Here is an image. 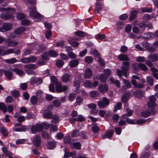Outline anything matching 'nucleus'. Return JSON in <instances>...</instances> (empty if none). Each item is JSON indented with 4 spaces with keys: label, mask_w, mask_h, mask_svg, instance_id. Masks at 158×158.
<instances>
[{
    "label": "nucleus",
    "mask_w": 158,
    "mask_h": 158,
    "mask_svg": "<svg viewBox=\"0 0 158 158\" xmlns=\"http://www.w3.org/2000/svg\"><path fill=\"white\" fill-rule=\"evenodd\" d=\"M130 64L128 61L123 62V66L121 67L122 70L118 69L117 70V73L119 77H122L123 75L125 77L128 76V70L130 68Z\"/></svg>",
    "instance_id": "1"
},
{
    "label": "nucleus",
    "mask_w": 158,
    "mask_h": 158,
    "mask_svg": "<svg viewBox=\"0 0 158 158\" xmlns=\"http://www.w3.org/2000/svg\"><path fill=\"white\" fill-rule=\"evenodd\" d=\"M29 16L33 18L35 22H39L42 18V16L38 13L36 9L35 6H32L29 8Z\"/></svg>",
    "instance_id": "2"
},
{
    "label": "nucleus",
    "mask_w": 158,
    "mask_h": 158,
    "mask_svg": "<svg viewBox=\"0 0 158 158\" xmlns=\"http://www.w3.org/2000/svg\"><path fill=\"white\" fill-rule=\"evenodd\" d=\"M52 127V128H57V127L55 125L49 124L47 122H43L38 123L35 125L32 126L31 128H46Z\"/></svg>",
    "instance_id": "3"
},
{
    "label": "nucleus",
    "mask_w": 158,
    "mask_h": 158,
    "mask_svg": "<svg viewBox=\"0 0 158 158\" xmlns=\"http://www.w3.org/2000/svg\"><path fill=\"white\" fill-rule=\"evenodd\" d=\"M24 68L26 69H25L26 73L28 74L31 75L35 74V73L32 70L29 69H34L37 68L36 65L34 64H26L24 66Z\"/></svg>",
    "instance_id": "4"
},
{
    "label": "nucleus",
    "mask_w": 158,
    "mask_h": 158,
    "mask_svg": "<svg viewBox=\"0 0 158 158\" xmlns=\"http://www.w3.org/2000/svg\"><path fill=\"white\" fill-rule=\"evenodd\" d=\"M98 84V81H94L92 83L91 81L89 80H86L85 81L83 82L84 86L87 88H92L93 89L96 87Z\"/></svg>",
    "instance_id": "5"
},
{
    "label": "nucleus",
    "mask_w": 158,
    "mask_h": 158,
    "mask_svg": "<svg viewBox=\"0 0 158 158\" xmlns=\"http://www.w3.org/2000/svg\"><path fill=\"white\" fill-rule=\"evenodd\" d=\"M110 104L109 100L106 97L102 98V100L98 101L97 103L98 106L100 108L103 109Z\"/></svg>",
    "instance_id": "6"
},
{
    "label": "nucleus",
    "mask_w": 158,
    "mask_h": 158,
    "mask_svg": "<svg viewBox=\"0 0 158 158\" xmlns=\"http://www.w3.org/2000/svg\"><path fill=\"white\" fill-rule=\"evenodd\" d=\"M149 101L148 102L147 104L148 106L150 108L154 107L156 106L155 102L156 98L154 95L150 96L149 98Z\"/></svg>",
    "instance_id": "7"
},
{
    "label": "nucleus",
    "mask_w": 158,
    "mask_h": 158,
    "mask_svg": "<svg viewBox=\"0 0 158 158\" xmlns=\"http://www.w3.org/2000/svg\"><path fill=\"white\" fill-rule=\"evenodd\" d=\"M56 84V88L57 92L61 93L64 92L67 89V87L66 85L62 86V84L60 82H59Z\"/></svg>",
    "instance_id": "8"
},
{
    "label": "nucleus",
    "mask_w": 158,
    "mask_h": 158,
    "mask_svg": "<svg viewBox=\"0 0 158 158\" xmlns=\"http://www.w3.org/2000/svg\"><path fill=\"white\" fill-rule=\"evenodd\" d=\"M12 26V25L11 23H4L0 28V31L2 32L7 31L11 29Z\"/></svg>",
    "instance_id": "9"
},
{
    "label": "nucleus",
    "mask_w": 158,
    "mask_h": 158,
    "mask_svg": "<svg viewBox=\"0 0 158 158\" xmlns=\"http://www.w3.org/2000/svg\"><path fill=\"white\" fill-rule=\"evenodd\" d=\"M31 48L33 49H37L38 52L40 53L42 52L44 48V47L43 44L37 45L32 44L31 45Z\"/></svg>",
    "instance_id": "10"
},
{
    "label": "nucleus",
    "mask_w": 158,
    "mask_h": 158,
    "mask_svg": "<svg viewBox=\"0 0 158 158\" xmlns=\"http://www.w3.org/2000/svg\"><path fill=\"white\" fill-rule=\"evenodd\" d=\"M92 69L89 68H87L84 72V77L85 79H90L92 77Z\"/></svg>",
    "instance_id": "11"
},
{
    "label": "nucleus",
    "mask_w": 158,
    "mask_h": 158,
    "mask_svg": "<svg viewBox=\"0 0 158 158\" xmlns=\"http://www.w3.org/2000/svg\"><path fill=\"white\" fill-rule=\"evenodd\" d=\"M41 142V138L38 135L35 136L33 138L32 142L33 144L36 147H38L40 146Z\"/></svg>",
    "instance_id": "12"
},
{
    "label": "nucleus",
    "mask_w": 158,
    "mask_h": 158,
    "mask_svg": "<svg viewBox=\"0 0 158 158\" xmlns=\"http://www.w3.org/2000/svg\"><path fill=\"white\" fill-rule=\"evenodd\" d=\"M42 81L43 80L41 78L32 77L30 80V83L32 85H34L35 84L39 85L41 84Z\"/></svg>",
    "instance_id": "13"
},
{
    "label": "nucleus",
    "mask_w": 158,
    "mask_h": 158,
    "mask_svg": "<svg viewBox=\"0 0 158 158\" xmlns=\"http://www.w3.org/2000/svg\"><path fill=\"white\" fill-rule=\"evenodd\" d=\"M0 72L1 73H4L5 76L9 80H10L14 79L12 73L9 70L1 69L0 70Z\"/></svg>",
    "instance_id": "14"
},
{
    "label": "nucleus",
    "mask_w": 158,
    "mask_h": 158,
    "mask_svg": "<svg viewBox=\"0 0 158 158\" xmlns=\"http://www.w3.org/2000/svg\"><path fill=\"white\" fill-rule=\"evenodd\" d=\"M43 116L44 118L50 119L52 117V113L51 110H46L44 111L43 114Z\"/></svg>",
    "instance_id": "15"
},
{
    "label": "nucleus",
    "mask_w": 158,
    "mask_h": 158,
    "mask_svg": "<svg viewBox=\"0 0 158 158\" xmlns=\"http://www.w3.org/2000/svg\"><path fill=\"white\" fill-rule=\"evenodd\" d=\"M99 91L101 93H104L105 92H106L108 89V88L107 85L105 84L103 85L102 84L99 85L98 87Z\"/></svg>",
    "instance_id": "16"
},
{
    "label": "nucleus",
    "mask_w": 158,
    "mask_h": 158,
    "mask_svg": "<svg viewBox=\"0 0 158 158\" xmlns=\"http://www.w3.org/2000/svg\"><path fill=\"white\" fill-rule=\"evenodd\" d=\"M71 79L70 75L67 73L64 74L62 76L61 80L63 82H67L71 81Z\"/></svg>",
    "instance_id": "17"
},
{
    "label": "nucleus",
    "mask_w": 158,
    "mask_h": 158,
    "mask_svg": "<svg viewBox=\"0 0 158 158\" xmlns=\"http://www.w3.org/2000/svg\"><path fill=\"white\" fill-rule=\"evenodd\" d=\"M102 7L103 5L101 3L99 2H97L94 11L95 14H97L99 13V11L102 10Z\"/></svg>",
    "instance_id": "18"
},
{
    "label": "nucleus",
    "mask_w": 158,
    "mask_h": 158,
    "mask_svg": "<svg viewBox=\"0 0 158 158\" xmlns=\"http://www.w3.org/2000/svg\"><path fill=\"white\" fill-rule=\"evenodd\" d=\"M139 27L140 29L139 30L140 33H142L144 31L146 27L151 28L152 27V25L151 24H150L148 25V24L147 25V24L142 23L139 24Z\"/></svg>",
    "instance_id": "19"
},
{
    "label": "nucleus",
    "mask_w": 158,
    "mask_h": 158,
    "mask_svg": "<svg viewBox=\"0 0 158 158\" xmlns=\"http://www.w3.org/2000/svg\"><path fill=\"white\" fill-rule=\"evenodd\" d=\"M114 132L113 130H108L106 132V134L105 135H103V136L102 137V138L103 139H105L106 138H110L113 135Z\"/></svg>",
    "instance_id": "20"
},
{
    "label": "nucleus",
    "mask_w": 158,
    "mask_h": 158,
    "mask_svg": "<svg viewBox=\"0 0 158 158\" xmlns=\"http://www.w3.org/2000/svg\"><path fill=\"white\" fill-rule=\"evenodd\" d=\"M14 116L15 118H18V120L19 122H23L24 121L25 119V117L24 116H21L19 113H15Z\"/></svg>",
    "instance_id": "21"
},
{
    "label": "nucleus",
    "mask_w": 158,
    "mask_h": 158,
    "mask_svg": "<svg viewBox=\"0 0 158 158\" xmlns=\"http://www.w3.org/2000/svg\"><path fill=\"white\" fill-rule=\"evenodd\" d=\"M79 63V60L77 59H73L69 62V66L71 67H75L77 66Z\"/></svg>",
    "instance_id": "22"
},
{
    "label": "nucleus",
    "mask_w": 158,
    "mask_h": 158,
    "mask_svg": "<svg viewBox=\"0 0 158 158\" xmlns=\"http://www.w3.org/2000/svg\"><path fill=\"white\" fill-rule=\"evenodd\" d=\"M138 12L134 10L131 11L130 13V16L129 17V19L130 21H132L136 18L137 16Z\"/></svg>",
    "instance_id": "23"
},
{
    "label": "nucleus",
    "mask_w": 158,
    "mask_h": 158,
    "mask_svg": "<svg viewBox=\"0 0 158 158\" xmlns=\"http://www.w3.org/2000/svg\"><path fill=\"white\" fill-rule=\"evenodd\" d=\"M118 59L119 60L121 61H128L129 59L128 56L126 55L122 54L118 56Z\"/></svg>",
    "instance_id": "24"
},
{
    "label": "nucleus",
    "mask_w": 158,
    "mask_h": 158,
    "mask_svg": "<svg viewBox=\"0 0 158 158\" xmlns=\"http://www.w3.org/2000/svg\"><path fill=\"white\" fill-rule=\"evenodd\" d=\"M76 153L75 152H65L64 155V158H68L71 156H72L73 158V157L76 156Z\"/></svg>",
    "instance_id": "25"
},
{
    "label": "nucleus",
    "mask_w": 158,
    "mask_h": 158,
    "mask_svg": "<svg viewBox=\"0 0 158 158\" xmlns=\"http://www.w3.org/2000/svg\"><path fill=\"white\" fill-rule=\"evenodd\" d=\"M38 100V97L35 95H33L30 98V101L32 105H35Z\"/></svg>",
    "instance_id": "26"
},
{
    "label": "nucleus",
    "mask_w": 158,
    "mask_h": 158,
    "mask_svg": "<svg viewBox=\"0 0 158 158\" xmlns=\"http://www.w3.org/2000/svg\"><path fill=\"white\" fill-rule=\"evenodd\" d=\"M149 59L153 61L158 60V55L151 53L149 55Z\"/></svg>",
    "instance_id": "27"
},
{
    "label": "nucleus",
    "mask_w": 158,
    "mask_h": 158,
    "mask_svg": "<svg viewBox=\"0 0 158 158\" xmlns=\"http://www.w3.org/2000/svg\"><path fill=\"white\" fill-rule=\"evenodd\" d=\"M6 10L8 13L13 14L15 13V10L13 8H5L3 7H0V11Z\"/></svg>",
    "instance_id": "28"
},
{
    "label": "nucleus",
    "mask_w": 158,
    "mask_h": 158,
    "mask_svg": "<svg viewBox=\"0 0 158 158\" xmlns=\"http://www.w3.org/2000/svg\"><path fill=\"white\" fill-rule=\"evenodd\" d=\"M126 115V114H124L122 116L121 118H120L118 123V125L119 126H123L125 125L126 122L123 119H125V116Z\"/></svg>",
    "instance_id": "29"
},
{
    "label": "nucleus",
    "mask_w": 158,
    "mask_h": 158,
    "mask_svg": "<svg viewBox=\"0 0 158 158\" xmlns=\"http://www.w3.org/2000/svg\"><path fill=\"white\" fill-rule=\"evenodd\" d=\"M151 71L152 73L153 77L156 79L158 80V73H157V69L155 68L152 67Z\"/></svg>",
    "instance_id": "30"
},
{
    "label": "nucleus",
    "mask_w": 158,
    "mask_h": 158,
    "mask_svg": "<svg viewBox=\"0 0 158 158\" xmlns=\"http://www.w3.org/2000/svg\"><path fill=\"white\" fill-rule=\"evenodd\" d=\"M134 94L136 97L140 98L143 96L144 93L142 91L139 90L136 92H134Z\"/></svg>",
    "instance_id": "31"
},
{
    "label": "nucleus",
    "mask_w": 158,
    "mask_h": 158,
    "mask_svg": "<svg viewBox=\"0 0 158 158\" xmlns=\"http://www.w3.org/2000/svg\"><path fill=\"white\" fill-rule=\"evenodd\" d=\"M25 28L23 27H20L16 29L14 31L15 33L17 35L20 34L24 31Z\"/></svg>",
    "instance_id": "32"
},
{
    "label": "nucleus",
    "mask_w": 158,
    "mask_h": 158,
    "mask_svg": "<svg viewBox=\"0 0 158 158\" xmlns=\"http://www.w3.org/2000/svg\"><path fill=\"white\" fill-rule=\"evenodd\" d=\"M1 18L5 20H7L10 18H13V16L10 15L5 14L2 13H1L0 15Z\"/></svg>",
    "instance_id": "33"
},
{
    "label": "nucleus",
    "mask_w": 158,
    "mask_h": 158,
    "mask_svg": "<svg viewBox=\"0 0 158 158\" xmlns=\"http://www.w3.org/2000/svg\"><path fill=\"white\" fill-rule=\"evenodd\" d=\"M51 122L55 123H56L59 122V118L57 114H54L52 116Z\"/></svg>",
    "instance_id": "34"
},
{
    "label": "nucleus",
    "mask_w": 158,
    "mask_h": 158,
    "mask_svg": "<svg viewBox=\"0 0 158 158\" xmlns=\"http://www.w3.org/2000/svg\"><path fill=\"white\" fill-rule=\"evenodd\" d=\"M75 33L77 36L81 37H83L87 35V34L85 33L84 32L80 31H76Z\"/></svg>",
    "instance_id": "35"
},
{
    "label": "nucleus",
    "mask_w": 158,
    "mask_h": 158,
    "mask_svg": "<svg viewBox=\"0 0 158 158\" xmlns=\"http://www.w3.org/2000/svg\"><path fill=\"white\" fill-rule=\"evenodd\" d=\"M139 69H140L142 71H146L148 69V68L143 63L139 64Z\"/></svg>",
    "instance_id": "36"
},
{
    "label": "nucleus",
    "mask_w": 158,
    "mask_h": 158,
    "mask_svg": "<svg viewBox=\"0 0 158 158\" xmlns=\"http://www.w3.org/2000/svg\"><path fill=\"white\" fill-rule=\"evenodd\" d=\"M13 70L17 74L19 75H21L23 74L24 73L23 70H22L18 69V68H14L13 69Z\"/></svg>",
    "instance_id": "37"
},
{
    "label": "nucleus",
    "mask_w": 158,
    "mask_h": 158,
    "mask_svg": "<svg viewBox=\"0 0 158 158\" xmlns=\"http://www.w3.org/2000/svg\"><path fill=\"white\" fill-rule=\"evenodd\" d=\"M81 132L78 130L75 129L73 131L71 136L73 137H77L80 135Z\"/></svg>",
    "instance_id": "38"
},
{
    "label": "nucleus",
    "mask_w": 158,
    "mask_h": 158,
    "mask_svg": "<svg viewBox=\"0 0 158 158\" xmlns=\"http://www.w3.org/2000/svg\"><path fill=\"white\" fill-rule=\"evenodd\" d=\"M7 43L8 45L10 47H14L17 46L18 44V43L16 41L14 40H11L6 42Z\"/></svg>",
    "instance_id": "39"
},
{
    "label": "nucleus",
    "mask_w": 158,
    "mask_h": 158,
    "mask_svg": "<svg viewBox=\"0 0 158 158\" xmlns=\"http://www.w3.org/2000/svg\"><path fill=\"white\" fill-rule=\"evenodd\" d=\"M17 61V59L15 58H12L10 59H6L5 60V62L6 63L13 64L16 62Z\"/></svg>",
    "instance_id": "40"
},
{
    "label": "nucleus",
    "mask_w": 158,
    "mask_h": 158,
    "mask_svg": "<svg viewBox=\"0 0 158 158\" xmlns=\"http://www.w3.org/2000/svg\"><path fill=\"white\" fill-rule=\"evenodd\" d=\"M98 92L97 91H92L89 93V95L91 98H94L97 96L99 94Z\"/></svg>",
    "instance_id": "41"
},
{
    "label": "nucleus",
    "mask_w": 158,
    "mask_h": 158,
    "mask_svg": "<svg viewBox=\"0 0 158 158\" xmlns=\"http://www.w3.org/2000/svg\"><path fill=\"white\" fill-rule=\"evenodd\" d=\"M55 146V144L54 142H48L47 147L48 149H51Z\"/></svg>",
    "instance_id": "42"
},
{
    "label": "nucleus",
    "mask_w": 158,
    "mask_h": 158,
    "mask_svg": "<svg viewBox=\"0 0 158 158\" xmlns=\"http://www.w3.org/2000/svg\"><path fill=\"white\" fill-rule=\"evenodd\" d=\"M13 53H14V50L12 48H10L4 51L2 55H8Z\"/></svg>",
    "instance_id": "43"
},
{
    "label": "nucleus",
    "mask_w": 158,
    "mask_h": 158,
    "mask_svg": "<svg viewBox=\"0 0 158 158\" xmlns=\"http://www.w3.org/2000/svg\"><path fill=\"white\" fill-rule=\"evenodd\" d=\"M99 78L101 82H105L107 79V77L103 74L100 75Z\"/></svg>",
    "instance_id": "44"
},
{
    "label": "nucleus",
    "mask_w": 158,
    "mask_h": 158,
    "mask_svg": "<svg viewBox=\"0 0 158 158\" xmlns=\"http://www.w3.org/2000/svg\"><path fill=\"white\" fill-rule=\"evenodd\" d=\"M0 109L2 110L4 113L7 111V108L5 104L2 103H0Z\"/></svg>",
    "instance_id": "45"
},
{
    "label": "nucleus",
    "mask_w": 158,
    "mask_h": 158,
    "mask_svg": "<svg viewBox=\"0 0 158 158\" xmlns=\"http://www.w3.org/2000/svg\"><path fill=\"white\" fill-rule=\"evenodd\" d=\"M151 113L148 111H144L141 113V116L144 117H147L150 115Z\"/></svg>",
    "instance_id": "46"
},
{
    "label": "nucleus",
    "mask_w": 158,
    "mask_h": 158,
    "mask_svg": "<svg viewBox=\"0 0 158 158\" xmlns=\"http://www.w3.org/2000/svg\"><path fill=\"white\" fill-rule=\"evenodd\" d=\"M11 94L13 96L16 97L20 95V93L17 90H13L11 92Z\"/></svg>",
    "instance_id": "47"
},
{
    "label": "nucleus",
    "mask_w": 158,
    "mask_h": 158,
    "mask_svg": "<svg viewBox=\"0 0 158 158\" xmlns=\"http://www.w3.org/2000/svg\"><path fill=\"white\" fill-rule=\"evenodd\" d=\"M122 106V103L121 102H118L116 106H114V109L113 110V112H115L118 110H119L121 108Z\"/></svg>",
    "instance_id": "48"
},
{
    "label": "nucleus",
    "mask_w": 158,
    "mask_h": 158,
    "mask_svg": "<svg viewBox=\"0 0 158 158\" xmlns=\"http://www.w3.org/2000/svg\"><path fill=\"white\" fill-rule=\"evenodd\" d=\"M75 119L77 121L82 122L85 120V118L83 115H79L77 118H75Z\"/></svg>",
    "instance_id": "49"
},
{
    "label": "nucleus",
    "mask_w": 158,
    "mask_h": 158,
    "mask_svg": "<svg viewBox=\"0 0 158 158\" xmlns=\"http://www.w3.org/2000/svg\"><path fill=\"white\" fill-rule=\"evenodd\" d=\"M29 63L34 62L37 59V58L36 57L31 56L28 57Z\"/></svg>",
    "instance_id": "50"
},
{
    "label": "nucleus",
    "mask_w": 158,
    "mask_h": 158,
    "mask_svg": "<svg viewBox=\"0 0 158 158\" xmlns=\"http://www.w3.org/2000/svg\"><path fill=\"white\" fill-rule=\"evenodd\" d=\"M42 137L45 139H48L50 137V135L46 131H44L42 133Z\"/></svg>",
    "instance_id": "51"
},
{
    "label": "nucleus",
    "mask_w": 158,
    "mask_h": 158,
    "mask_svg": "<svg viewBox=\"0 0 158 158\" xmlns=\"http://www.w3.org/2000/svg\"><path fill=\"white\" fill-rule=\"evenodd\" d=\"M86 62L88 64H90L92 62L93 58L91 56H86L85 58Z\"/></svg>",
    "instance_id": "52"
},
{
    "label": "nucleus",
    "mask_w": 158,
    "mask_h": 158,
    "mask_svg": "<svg viewBox=\"0 0 158 158\" xmlns=\"http://www.w3.org/2000/svg\"><path fill=\"white\" fill-rule=\"evenodd\" d=\"M104 74L105 76L107 77L109 76L111 74L110 70L109 69H106L104 70Z\"/></svg>",
    "instance_id": "53"
},
{
    "label": "nucleus",
    "mask_w": 158,
    "mask_h": 158,
    "mask_svg": "<svg viewBox=\"0 0 158 158\" xmlns=\"http://www.w3.org/2000/svg\"><path fill=\"white\" fill-rule=\"evenodd\" d=\"M73 146L77 149H80L81 148V144L78 142H75L73 143Z\"/></svg>",
    "instance_id": "54"
},
{
    "label": "nucleus",
    "mask_w": 158,
    "mask_h": 158,
    "mask_svg": "<svg viewBox=\"0 0 158 158\" xmlns=\"http://www.w3.org/2000/svg\"><path fill=\"white\" fill-rule=\"evenodd\" d=\"M48 54L49 55L52 57H56L57 56V53L54 51L50 50L49 51Z\"/></svg>",
    "instance_id": "55"
},
{
    "label": "nucleus",
    "mask_w": 158,
    "mask_h": 158,
    "mask_svg": "<svg viewBox=\"0 0 158 158\" xmlns=\"http://www.w3.org/2000/svg\"><path fill=\"white\" fill-rule=\"evenodd\" d=\"M123 81L127 87L130 88L131 87V85L130 82L128 81L123 79Z\"/></svg>",
    "instance_id": "56"
},
{
    "label": "nucleus",
    "mask_w": 158,
    "mask_h": 158,
    "mask_svg": "<svg viewBox=\"0 0 158 158\" xmlns=\"http://www.w3.org/2000/svg\"><path fill=\"white\" fill-rule=\"evenodd\" d=\"M51 80L52 84H56L59 82L57 80L56 77L55 76H52L51 77Z\"/></svg>",
    "instance_id": "57"
},
{
    "label": "nucleus",
    "mask_w": 158,
    "mask_h": 158,
    "mask_svg": "<svg viewBox=\"0 0 158 158\" xmlns=\"http://www.w3.org/2000/svg\"><path fill=\"white\" fill-rule=\"evenodd\" d=\"M57 47H63L64 46V42L63 40H60L56 43Z\"/></svg>",
    "instance_id": "58"
},
{
    "label": "nucleus",
    "mask_w": 158,
    "mask_h": 158,
    "mask_svg": "<svg viewBox=\"0 0 158 158\" xmlns=\"http://www.w3.org/2000/svg\"><path fill=\"white\" fill-rule=\"evenodd\" d=\"M152 9L151 8L144 7L141 9L143 12H150L152 11Z\"/></svg>",
    "instance_id": "59"
},
{
    "label": "nucleus",
    "mask_w": 158,
    "mask_h": 158,
    "mask_svg": "<svg viewBox=\"0 0 158 158\" xmlns=\"http://www.w3.org/2000/svg\"><path fill=\"white\" fill-rule=\"evenodd\" d=\"M53 103L54 105L56 107H58L60 106L61 103L58 100H55L53 101Z\"/></svg>",
    "instance_id": "60"
},
{
    "label": "nucleus",
    "mask_w": 158,
    "mask_h": 158,
    "mask_svg": "<svg viewBox=\"0 0 158 158\" xmlns=\"http://www.w3.org/2000/svg\"><path fill=\"white\" fill-rule=\"evenodd\" d=\"M147 81L149 85L150 86H152L153 84V80L152 78L148 77H147Z\"/></svg>",
    "instance_id": "61"
},
{
    "label": "nucleus",
    "mask_w": 158,
    "mask_h": 158,
    "mask_svg": "<svg viewBox=\"0 0 158 158\" xmlns=\"http://www.w3.org/2000/svg\"><path fill=\"white\" fill-rule=\"evenodd\" d=\"M64 64V62L62 60H60L56 62V64L57 67L60 68Z\"/></svg>",
    "instance_id": "62"
},
{
    "label": "nucleus",
    "mask_w": 158,
    "mask_h": 158,
    "mask_svg": "<svg viewBox=\"0 0 158 158\" xmlns=\"http://www.w3.org/2000/svg\"><path fill=\"white\" fill-rule=\"evenodd\" d=\"M0 131L2 134L4 136H7L9 131L6 129H0Z\"/></svg>",
    "instance_id": "63"
},
{
    "label": "nucleus",
    "mask_w": 158,
    "mask_h": 158,
    "mask_svg": "<svg viewBox=\"0 0 158 158\" xmlns=\"http://www.w3.org/2000/svg\"><path fill=\"white\" fill-rule=\"evenodd\" d=\"M136 60L137 61L140 62H144L145 61V59L144 57L140 56L137 57Z\"/></svg>",
    "instance_id": "64"
}]
</instances>
